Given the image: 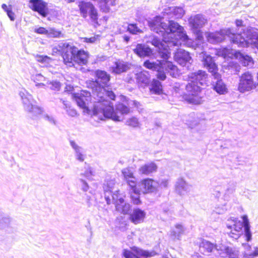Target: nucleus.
I'll use <instances>...</instances> for the list:
<instances>
[{
	"label": "nucleus",
	"mask_w": 258,
	"mask_h": 258,
	"mask_svg": "<svg viewBox=\"0 0 258 258\" xmlns=\"http://www.w3.org/2000/svg\"><path fill=\"white\" fill-rule=\"evenodd\" d=\"M207 76L206 71L201 70L191 73L188 76V82L185 86L186 93L181 95L183 101L195 105L203 102V97L201 95L203 88L201 86L203 85V81H205Z\"/></svg>",
	"instance_id": "f257e3e1"
},
{
	"label": "nucleus",
	"mask_w": 258,
	"mask_h": 258,
	"mask_svg": "<svg viewBox=\"0 0 258 258\" xmlns=\"http://www.w3.org/2000/svg\"><path fill=\"white\" fill-rule=\"evenodd\" d=\"M59 49L53 48L60 53L63 63L71 67L75 64L86 66L89 62V52L83 49H78L77 47L70 43L64 42L59 46Z\"/></svg>",
	"instance_id": "f03ea898"
},
{
	"label": "nucleus",
	"mask_w": 258,
	"mask_h": 258,
	"mask_svg": "<svg viewBox=\"0 0 258 258\" xmlns=\"http://www.w3.org/2000/svg\"><path fill=\"white\" fill-rule=\"evenodd\" d=\"M108 187V183L104 184L105 199L107 204L109 205L113 202L115 210L117 213L123 215H128L131 210V206L125 202L124 199L121 197L120 190L112 192Z\"/></svg>",
	"instance_id": "7ed1b4c3"
},
{
	"label": "nucleus",
	"mask_w": 258,
	"mask_h": 258,
	"mask_svg": "<svg viewBox=\"0 0 258 258\" xmlns=\"http://www.w3.org/2000/svg\"><path fill=\"white\" fill-rule=\"evenodd\" d=\"M77 6L79 13L82 18L86 19L89 17L91 24L94 27L100 25L98 10L92 2L81 0L78 2Z\"/></svg>",
	"instance_id": "20e7f679"
},
{
	"label": "nucleus",
	"mask_w": 258,
	"mask_h": 258,
	"mask_svg": "<svg viewBox=\"0 0 258 258\" xmlns=\"http://www.w3.org/2000/svg\"><path fill=\"white\" fill-rule=\"evenodd\" d=\"M100 110L102 111L103 114L106 118H111L115 121L120 120L119 116L114 110L112 103L103 97H101L94 105L91 115H96Z\"/></svg>",
	"instance_id": "39448f33"
},
{
	"label": "nucleus",
	"mask_w": 258,
	"mask_h": 258,
	"mask_svg": "<svg viewBox=\"0 0 258 258\" xmlns=\"http://www.w3.org/2000/svg\"><path fill=\"white\" fill-rule=\"evenodd\" d=\"M72 99L76 102L78 106L83 110V112L87 114H91L92 109L89 107V103L91 102V95L89 91L81 90L80 92L72 94Z\"/></svg>",
	"instance_id": "423d86ee"
},
{
	"label": "nucleus",
	"mask_w": 258,
	"mask_h": 258,
	"mask_svg": "<svg viewBox=\"0 0 258 258\" xmlns=\"http://www.w3.org/2000/svg\"><path fill=\"white\" fill-rule=\"evenodd\" d=\"M257 83L254 80L253 76L249 72H245L239 77L238 90L241 93L251 91L256 87Z\"/></svg>",
	"instance_id": "0eeeda50"
},
{
	"label": "nucleus",
	"mask_w": 258,
	"mask_h": 258,
	"mask_svg": "<svg viewBox=\"0 0 258 258\" xmlns=\"http://www.w3.org/2000/svg\"><path fill=\"white\" fill-rule=\"evenodd\" d=\"M202 62L204 67L207 69L214 79L221 78V75L219 72L218 66L215 63L213 57L210 55H206L203 58Z\"/></svg>",
	"instance_id": "6e6552de"
},
{
	"label": "nucleus",
	"mask_w": 258,
	"mask_h": 258,
	"mask_svg": "<svg viewBox=\"0 0 258 258\" xmlns=\"http://www.w3.org/2000/svg\"><path fill=\"white\" fill-rule=\"evenodd\" d=\"M123 255L125 258H141L142 257L147 258L153 256V254L152 252L143 250L136 247H132L131 250L124 249Z\"/></svg>",
	"instance_id": "1a4fd4ad"
},
{
	"label": "nucleus",
	"mask_w": 258,
	"mask_h": 258,
	"mask_svg": "<svg viewBox=\"0 0 258 258\" xmlns=\"http://www.w3.org/2000/svg\"><path fill=\"white\" fill-rule=\"evenodd\" d=\"M29 8L33 11L37 12L42 17H46L48 14L47 3L42 0H29Z\"/></svg>",
	"instance_id": "9d476101"
},
{
	"label": "nucleus",
	"mask_w": 258,
	"mask_h": 258,
	"mask_svg": "<svg viewBox=\"0 0 258 258\" xmlns=\"http://www.w3.org/2000/svg\"><path fill=\"white\" fill-rule=\"evenodd\" d=\"M94 76L97 83L99 84L101 88L108 87L109 82L110 80V75L106 71L97 70L95 71Z\"/></svg>",
	"instance_id": "9b49d317"
},
{
	"label": "nucleus",
	"mask_w": 258,
	"mask_h": 258,
	"mask_svg": "<svg viewBox=\"0 0 258 258\" xmlns=\"http://www.w3.org/2000/svg\"><path fill=\"white\" fill-rule=\"evenodd\" d=\"M138 189L144 195L152 193L156 190L155 181L150 178H146L140 181Z\"/></svg>",
	"instance_id": "f8f14e48"
},
{
	"label": "nucleus",
	"mask_w": 258,
	"mask_h": 258,
	"mask_svg": "<svg viewBox=\"0 0 258 258\" xmlns=\"http://www.w3.org/2000/svg\"><path fill=\"white\" fill-rule=\"evenodd\" d=\"M121 174L124 180L129 187H134L138 184L134 173L130 167L123 168L121 170Z\"/></svg>",
	"instance_id": "ddd939ff"
},
{
	"label": "nucleus",
	"mask_w": 258,
	"mask_h": 258,
	"mask_svg": "<svg viewBox=\"0 0 258 258\" xmlns=\"http://www.w3.org/2000/svg\"><path fill=\"white\" fill-rule=\"evenodd\" d=\"M207 22V19L201 14H197L189 19V24L192 30L202 27Z\"/></svg>",
	"instance_id": "4468645a"
},
{
	"label": "nucleus",
	"mask_w": 258,
	"mask_h": 258,
	"mask_svg": "<svg viewBox=\"0 0 258 258\" xmlns=\"http://www.w3.org/2000/svg\"><path fill=\"white\" fill-rule=\"evenodd\" d=\"M133 51L140 57H149L153 54V50L150 47L141 43L137 44Z\"/></svg>",
	"instance_id": "2eb2a0df"
},
{
	"label": "nucleus",
	"mask_w": 258,
	"mask_h": 258,
	"mask_svg": "<svg viewBox=\"0 0 258 258\" xmlns=\"http://www.w3.org/2000/svg\"><path fill=\"white\" fill-rule=\"evenodd\" d=\"M145 216L146 213L144 211L139 208H136L130 215L129 219L134 224H138L144 221Z\"/></svg>",
	"instance_id": "dca6fc26"
},
{
	"label": "nucleus",
	"mask_w": 258,
	"mask_h": 258,
	"mask_svg": "<svg viewBox=\"0 0 258 258\" xmlns=\"http://www.w3.org/2000/svg\"><path fill=\"white\" fill-rule=\"evenodd\" d=\"M132 191L129 192V197L131 200V202L134 205H139L142 203L141 200V191L138 189V184L135 185L134 187H130Z\"/></svg>",
	"instance_id": "f3484780"
},
{
	"label": "nucleus",
	"mask_w": 258,
	"mask_h": 258,
	"mask_svg": "<svg viewBox=\"0 0 258 258\" xmlns=\"http://www.w3.org/2000/svg\"><path fill=\"white\" fill-rule=\"evenodd\" d=\"M233 221L234 223L233 226H227L228 228L231 230L229 234L231 237L237 238L239 236L240 232L244 227V221H243L242 222L238 220H234Z\"/></svg>",
	"instance_id": "a211bd4d"
},
{
	"label": "nucleus",
	"mask_w": 258,
	"mask_h": 258,
	"mask_svg": "<svg viewBox=\"0 0 258 258\" xmlns=\"http://www.w3.org/2000/svg\"><path fill=\"white\" fill-rule=\"evenodd\" d=\"M130 68L127 63L123 60L117 59L114 62V66L111 67L113 73L119 74L126 72Z\"/></svg>",
	"instance_id": "6ab92c4d"
},
{
	"label": "nucleus",
	"mask_w": 258,
	"mask_h": 258,
	"mask_svg": "<svg viewBox=\"0 0 258 258\" xmlns=\"http://www.w3.org/2000/svg\"><path fill=\"white\" fill-rule=\"evenodd\" d=\"M174 58L180 64H184L189 61L191 57L189 52L184 50L178 49L175 52Z\"/></svg>",
	"instance_id": "aec40b11"
},
{
	"label": "nucleus",
	"mask_w": 258,
	"mask_h": 258,
	"mask_svg": "<svg viewBox=\"0 0 258 258\" xmlns=\"http://www.w3.org/2000/svg\"><path fill=\"white\" fill-rule=\"evenodd\" d=\"M149 91L151 94L158 95H160L164 93L162 85L157 79H153L150 84Z\"/></svg>",
	"instance_id": "412c9836"
},
{
	"label": "nucleus",
	"mask_w": 258,
	"mask_h": 258,
	"mask_svg": "<svg viewBox=\"0 0 258 258\" xmlns=\"http://www.w3.org/2000/svg\"><path fill=\"white\" fill-rule=\"evenodd\" d=\"M157 166L154 162L144 164L139 169L140 173L143 175H149L157 171Z\"/></svg>",
	"instance_id": "4be33fe9"
},
{
	"label": "nucleus",
	"mask_w": 258,
	"mask_h": 258,
	"mask_svg": "<svg viewBox=\"0 0 258 258\" xmlns=\"http://www.w3.org/2000/svg\"><path fill=\"white\" fill-rule=\"evenodd\" d=\"M161 20H163L162 17L156 16L148 22V26L152 30L159 33L160 25L161 24Z\"/></svg>",
	"instance_id": "5701e85b"
},
{
	"label": "nucleus",
	"mask_w": 258,
	"mask_h": 258,
	"mask_svg": "<svg viewBox=\"0 0 258 258\" xmlns=\"http://www.w3.org/2000/svg\"><path fill=\"white\" fill-rule=\"evenodd\" d=\"M24 104L26 110L28 112L32 113L33 116H37L42 113L43 110L40 107L31 104H27L25 103H24Z\"/></svg>",
	"instance_id": "b1692460"
},
{
	"label": "nucleus",
	"mask_w": 258,
	"mask_h": 258,
	"mask_svg": "<svg viewBox=\"0 0 258 258\" xmlns=\"http://www.w3.org/2000/svg\"><path fill=\"white\" fill-rule=\"evenodd\" d=\"M217 80L215 85L214 86V90L220 94H224L227 92V88L225 84L221 78Z\"/></svg>",
	"instance_id": "393cba45"
},
{
	"label": "nucleus",
	"mask_w": 258,
	"mask_h": 258,
	"mask_svg": "<svg viewBox=\"0 0 258 258\" xmlns=\"http://www.w3.org/2000/svg\"><path fill=\"white\" fill-rule=\"evenodd\" d=\"M234 55L236 57L240 59L241 62L243 63L245 66H248L251 63H253L252 58L247 55H244L240 52L238 51L236 52Z\"/></svg>",
	"instance_id": "a878e982"
},
{
	"label": "nucleus",
	"mask_w": 258,
	"mask_h": 258,
	"mask_svg": "<svg viewBox=\"0 0 258 258\" xmlns=\"http://www.w3.org/2000/svg\"><path fill=\"white\" fill-rule=\"evenodd\" d=\"M242 219L244 221V228L245 230V235L247 241H249L251 239V234L250 231V225L248 219L246 215H243Z\"/></svg>",
	"instance_id": "bb28decb"
},
{
	"label": "nucleus",
	"mask_w": 258,
	"mask_h": 258,
	"mask_svg": "<svg viewBox=\"0 0 258 258\" xmlns=\"http://www.w3.org/2000/svg\"><path fill=\"white\" fill-rule=\"evenodd\" d=\"M182 29V27L180 26L177 23L171 20L169 21L168 25V30L167 33H174Z\"/></svg>",
	"instance_id": "cd10ccee"
},
{
	"label": "nucleus",
	"mask_w": 258,
	"mask_h": 258,
	"mask_svg": "<svg viewBox=\"0 0 258 258\" xmlns=\"http://www.w3.org/2000/svg\"><path fill=\"white\" fill-rule=\"evenodd\" d=\"M186 188L187 184L185 181L182 179H179L175 185L176 191L178 194H181L183 191L186 190Z\"/></svg>",
	"instance_id": "c85d7f7f"
},
{
	"label": "nucleus",
	"mask_w": 258,
	"mask_h": 258,
	"mask_svg": "<svg viewBox=\"0 0 258 258\" xmlns=\"http://www.w3.org/2000/svg\"><path fill=\"white\" fill-rule=\"evenodd\" d=\"M47 35L48 37L53 38L63 37L64 36L63 33L61 31L57 30L54 28H50L48 30Z\"/></svg>",
	"instance_id": "c756f323"
},
{
	"label": "nucleus",
	"mask_w": 258,
	"mask_h": 258,
	"mask_svg": "<svg viewBox=\"0 0 258 258\" xmlns=\"http://www.w3.org/2000/svg\"><path fill=\"white\" fill-rule=\"evenodd\" d=\"M200 247L203 248L204 251L206 252H211L215 248L214 245L210 242L207 241H202Z\"/></svg>",
	"instance_id": "7c9ffc66"
},
{
	"label": "nucleus",
	"mask_w": 258,
	"mask_h": 258,
	"mask_svg": "<svg viewBox=\"0 0 258 258\" xmlns=\"http://www.w3.org/2000/svg\"><path fill=\"white\" fill-rule=\"evenodd\" d=\"M136 79L138 83L139 84L148 85L149 84L150 78L146 75L141 72L137 74Z\"/></svg>",
	"instance_id": "2f4dec72"
},
{
	"label": "nucleus",
	"mask_w": 258,
	"mask_h": 258,
	"mask_svg": "<svg viewBox=\"0 0 258 258\" xmlns=\"http://www.w3.org/2000/svg\"><path fill=\"white\" fill-rule=\"evenodd\" d=\"M160 64L164 65L165 70L167 71H174L177 70V67L176 66L173 64L172 62L168 60H163L162 62H160Z\"/></svg>",
	"instance_id": "473e14b6"
},
{
	"label": "nucleus",
	"mask_w": 258,
	"mask_h": 258,
	"mask_svg": "<svg viewBox=\"0 0 258 258\" xmlns=\"http://www.w3.org/2000/svg\"><path fill=\"white\" fill-rule=\"evenodd\" d=\"M87 87L92 90H97L98 88H101L96 79H91L86 82Z\"/></svg>",
	"instance_id": "72a5a7b5"
},
{
	"label": "nucleus",
	"mask_w": 258,
	"mask_h": 258,
	"mask_svg": "<svg viewBox=\"0 0 258 258\" xmlns=\"http://www.w3.org/2000/svg\"><path fill=\"white\" fill-rule=\"evenodd\" d=\"M244 39L240 34H233L231 38V41L234 43L240 44L243 42Z\"/></svg>",
	"instance_id": "f704fd0d"
},
{
	"label": "nucleus",
	"mask_w": 258,
	"mask_h": 258,
	"mask_svg": "<svg viewBox=\"0 0 258 258\" xmlns=\"http://www.w3.org/2000/svg\"><path fill=\"white\" fill-rule=\"evenodd\" d=\"M159 64H157L155 62H151L149 60H146L144 61L143 66L147 69L155 70L157 68V67L160 66Z\"/></svg>",
	"instance_id": "c9c22d12"
},
{
	"label": "nucleus",
	"mask_w": 258,
	"mask_h": 258,
	"mask_svg": "<svg viewBox=\"0 0 258 258\" xmlns=\"http://www.w3.org/2000/svg\"><path fill=\"white\" fill-rule=\"evenodd\" d=\"M100 35L98 34L94 35V36L90 37H83L82 38L83 39V42L87 43H94L97 41L99 40Z\"/></svg>",
	"instance_id": "e433bc0d"
},
{
	"label": "nucleus",
	"mask_w": 258,
	"mask_h": 258,
	"mask_svg": "<svg viewBox=\"0 0 258 258\" xmlns=\"http://www.w3.org/2000/svg\"><path fill=\"white\" fill-rule=\"evenodd\" d=\"M127 31L131 34H136L141 31L137 27L136 24H128L127 28Z\"/></svg>",
	"instance_id": "4c0bfd02"
},
{
	"label": "nucleus",
	"mask_w": 258,
	"mask_h": 258,
	"mask_svg": "<svg viewBox=\"0 0 258 258\" xmlns=\"http://www.w3.org/2000/svg\"><path fill=\"white\" fill-rule=\"evenodd\" d=\"M150 43L156 47L160 48L161 46L163 45L161 40L156 36H153Z\"/></svg>",
	"instance_id": "58836bf2"
},
{
	"label": "nucleus",
	"mask_w": 258,
	"mask_h": 258,
	"mask_svg": "<svg viewBox=\"0 0 258 258\" xmlns=\"http://www.w3.org/2000/svg\"><path fill=\"white\" fill-rule=\"evenodd\" d=\"M116 110L121 114H128L130 111V108L123 104H119Z\"/></svg>",
	"instance_id": "ea45409f"
},
{
	"label": "nucleus",
	"mask_w": 258,
	"mask_h": 258,
	"mask_svg": "<svg viewBox=\"0 0 258 258\" xmlns=\"http://www.w3.org/2000/svg\"><path fill=\"white\" fill-rule=\"evenodd\" d=\"M158 52L160 54L161 57L163 59H165V60H167V59L170 57V53L165 48H164L163 50L159 49L158 50Z\"/></svg>",
	"instance_id": "a19ab883"
},
{
	"label": "nucleus",
	"mask_w": 258,
	"mask_h": 258,
	"mask_svg": "<svg viewBox=\"0 0 258 258\" xmlns=\"http://www.w3.org/2000/svg\"><path fill=\"white\" fill-rule=\"evenodd\" d=\"M126 124L132 127H137L139 125V122L137 118L133 117L126 121Z\"/></svg>",
	"instance_id": "79ce46f5"
},
{
	"label": "nucleus",
	"mask_w": 258,
	"mask_h": 258,
	"mask_svg": "<svg viewBox=\"0 0 258 258\" xmlns=\"http://www.w3.org/2000/svg\"><path fill=\"white\" fill-rule=\"evenodd\" d=\"M35 57L37 61L42 63L50 59V58L47 55H37Z\"/></svg>",
	"instance_id": "37998d69"
},
{
	"label": "nucleus",
	"mask_w": 258,
	"mask_h": 258,
	"mask_svg": "<svg viewBox=\"0 0 258 258\" xmlns=\"http://www.w3.org/2000/svg\"><path fill=\"white\" fill-rule=\"evenodd\" d=\"M168 30V25L164 22H163V20H161V24L160 25L159 27V33H167V31Z\"/></svg>",
	"instance_id": "c03bdc74"
},
{
	"label": "nucleus",
	"mask_w": 258,
	"mask_h": 258,
	"mask_svg": "<svg viewBox=\"0 0 258 258\" xmlns=\"http://www.w3.org/2000/svg\"><path fill=\"white\" fill-rule=\"evenodd\" d=\"M157 78L159 80L161 81H164L166 78V76L165 73L163 71L159 70H157Z\"/></svg>",
	"instance_id": "a18cd8bd"
},
{
	"label": "nucleus",
	"mask_w": 258,
	"mask_h": 258,
	"mask_svg": "<svg viewBox=\"0 0 258 258\" xmlns=\"http://www.w3.org/2000/svg\"><path fill=\"white\" fill-rule=\"evenodd\" d=\"M235 69V74H238L240 72V66L237 63H232L228 66L229 70Z\"/></svg>",
	"instance_id": "49530a36"
},
{
	"label": "nucleus",
	"mask_w": 258,
	"mask_h": 258,
	"mask_svg": "<svg viewBox=\"0 0 258 258\" xmlns=\"http://www.w3.org/2000/svg\"><path fill=\"white\" fill-rule=\"evenodd\" d=\"M34 31L40 34L47 35L48 30L46 29L44 27H40L37 29H35Z\"/></svg>",
	"instance_id": "de8ad7c7"
},
{
	"label": "nucleus",
	"mask_w": 258,
	"mask_h": 258,
	"mask_svg": "<svg viewBox=\"0 0 258 258\" xmlns=\"http://www.w3.org/2000/svg\"><path fill=\"white\" fill-rule=\"evenodd\" d=\"M82 175L86 178H89L92 175H93L94 173L92 169L91 168H89L84 172V173L82 174Z\"/></svg>",
	"instance_id": "09e8293b"
},
{
	"label": "nucleus",
	"mask_w": 258,
	"mask_h": 258,
	"mask_svg": "<svg viewBox=\"0 0 258 258\" xmlns=\"http://www.w3.org/2000/svg\"><path fill=\"white\" fill-rule=\"evenodd\" d=\"M74 90V87L70 85H66V86L65 87V88H64V92H67L68 93V94H70V93H72Z\"/></svg>",
	"instance_id": "8fccbe9b"
},
{
	"label": "nucleus",
	"mask_w": 258,
	"mask_h": 258,
	"mask_svg": "<svg viewBox=\"0 0 258 258\" xmlns=\"http://www.w3.org/2000/svg\"><path fill=\"white\" fill-rule=\"evenodd\" d=\"M61 84L59 82H54L52 83L51 89L53 90H59L60 88Z\"/></svg>",
	"instance_id": "3c124183"
},
{
	"label": "nucleus",
	"mask_w": 258,
	"mask_h": 258,
	"mask_svg": "<svg viewBox=\"0 0 258 258\" xmlns=\"http://www.w3.org/2000/svg\"><path fill=\"white\" fill-rule=\"evenodd\" d=\"M107 96L109 97L111 100H114L116 97L115 95L112 91H107Z\"/></svg>",
	"instance_id": "603ef678"
},
{
	"label": "nucleus",
	"mask_w": 258,
	"mask_h": 258,
	"mask_svg": "<svg viewBox=\"0 0 258 258\" xmlns=\"http://www.w3.org/2000/svg\"><path fill=\"white\" fill-rule=\"evenodd\" d=\"M7 13L8 16L11 19V20L14 21L15 19V17H14L15 15H14V12L11 10H7Z\"/></svg>",
	"instance_id": "864d4df0"
},
{
	"label": "nucleus",
	"mask_w": 258,
	"mask_h": 258,
	"mask_svg": "<svg viewBox=\"0 0 258 258\" xmlns=\"http://www.w3.org/2000/svg\"><path fill=\"white\" fill-rule=\"evenodd\" d=\"M81 181L82 182V189L87 191L89 189V185L85 180L82 179Z\"/></svg>",
	"instance_id": "5fc2aeb1"
},
{
	"label": "nucleus",
	"mask_w": 258,
	"mask_h": 258,
	"mask_svg": "<svg viewBox=\"0 0 258 258\" xmlns=\"http://www.w3.org/2000/svg\"><path fill=\"white\" fill-rule=\"evenodd\" d=\"M196 34L197 35L198 40H201L203 39L202 32L200 30H197Z\"/></svg>",
	"instance_id": "6e6d98bb"
},
{
	"label": "nucleus",
	"mask_w": 258,
	"mask_h": 258,
	"mask_svg": "<svg viewBox=\"0 0 258 258\" xmlns=\"http://www.w3.org/2000/svg\"><path fill=\"white\" fill-rule=\"evenodd\" d=\"M235 24L237 27H241L243 26V21L240 19H237L235 20Z\"/></svg>",
	"instance_id": "4d7b16f0"
},
{
	"label": "nucleus",
	"mask_w": 258,
	"mask_h": 258,
	"mask_svg": "<svg viewBox=\"0 0 258 258\" xmlns=\"http://www.w3.org/2000/svg\"><path fill=\"white\" fill-rule=\"evenodd\" d=\"M77 159L80 161H83L84 160V155L80 153H78Z\"/></svg>",
	"instance_id": "13d9d810"
},
{
	"label": "nucleus",
	"mask_w": 258,
	"mask_h": 258,
	"mask_svg": "<svg viewBox=\"0 0 258 258\" xmlns=\"http://www.w3.org/2000/svg\"><path fill=\"white\" fill-rule=\"evenodd\" d=\"M2 7L3 9L5 11H6V12H7V10H9V9H8L7 8V5H6V4H3V5H2Z\"/></svg>",
	"instance_id": "bf43d9fd"
},
{
	"label": "nucleus",
	"mask_w": 258,
	"mask_h": 258,
	"mask_svg": "<svg viewBox=\"0 0 258 258\" xmlns=\"http://www.w3.org/2000/svg\"><path fill=\"white\" fill-rule=\"evenodd\" d=\"M253 44L254 47H255L258 50V39H257L256 40L254 41Z\"/></svg>",
	"instance_id": "052dcab7"
},
{
	"label": "nucleus",
	"mask_w": 258,
	"mask_h": 258,
	"mask_svg": "<svg viewBox=\"0 0 258 258\" xmlns=\"http://www.w3.org/2000/svg\"><path fill=\"white\" fill-rule=\"evenodd\" d=\"M258 255V249L255 250L252 253V255L256 256Z\"/></svg>",
	"instance_id": "680f3d73"
},
{
	"label": "nucleus",
	"mask_w": 258,
	"mask_h": 258,
	"mask_svg": "<svg viewBox=\"0 0 258 258\" xmlns=\"http://www.w3.org/2000/svg\"><path fill=\"white\" fill-rule=\"evenodd\" d=\"M71 145L75 149L77 148V146L74 142H71Z\"/></svg>",
	"instance_id": "e2e57ef3"
},
{
	"label": "nucleus",
	"mask_w": 258,
	"mask_h": 258,
	"mask_svg": "<svg viewBox=\"0 0 258 258\" xmlns=\"http://www.w3.org/2000/svg\"><path fill=\"white\" fill-rule=\"evenodd\" d=\"M183 37L185 40H187L188 39L187 35H186L185 34L183 35Z\"/></svg>",
	"instance_id": "0e129e2a"
},
{
	"label": "nucleus",
	"mask_w": 258,
	"mask_h": 258,
	"mask_svg": "<svg viewBox=\"0 0 258 258\" xmlns=\"http://www.w3.org/2000/svg\"><path fill=\"white\" fill-rule=\"evenodd\" d=\"M67 3H70L71 2H73L74 0H65Z\"/></svg>",
	"instance_id": "69168bd1"
},
{
	"label": "nucleus",
	"mask_w": 258,
	"mask_h": 258,
	"mask_svg": "<svg viewBox=\"0 0 258 258\" xmlns=\"http://www.w3.org/2000/svg\"><path fill=\"white\" fill-rule=\"evenodd\" d=\"M8 219H6V218H5L3 220V223H7V220H8Z\"/></svg>",
	"instance_id": "338daca9"
},
{
	"label": "nucleus",
	"mask_w": 258,
	"mask_h": 258,
	"mask_svg": "<svg viewBox=\"0 0 258 258\" xmlns=\"http://www.w3.org/2000/svg\"><path fill=\"white\" fill-rule=\"evenodd\" d=\"M124 39L126 41H128V40H129V38L127 37H124Z\"/></svg>",
	"instance_id": "774afa93"
}]
</instances>
